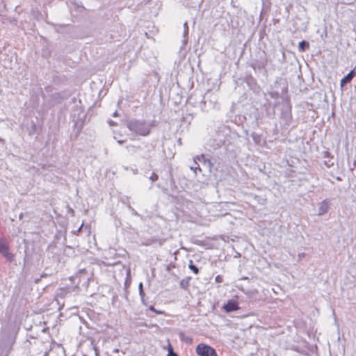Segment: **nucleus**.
<instances>
[{"label":"nucleus","mask_w":356,"mask_h":356,"mask_svg":"<svg viewBox=\"0 0 356 356\" xmlns=\"http://www.w3.org/2000/svg\"><path fill=\"white\" fill-rule=\"evenodd\" d=\"M128 129L136 135L146 136L151 131V124L145 121L131 120L127 124Z\"/></svg>","instance_id":"nucleus-1"},{"label":"nucleus","mask_w":356,"mask_h":356,"mask_svg":"<svg viewBox=\"0 0 356 356\" xmlns=\"http://www.w3.org/2000/svg\"><path fill=\"white\" fill-rule=\"evenodd\" d=\"M196 353L199 356H218L216 350L212 347L204 343L197 346Z\"/></svg>","instance_id":"nucleus-2"},{"label":"nucleus","mask_w":356,"mask_h":356,"mask_svg":"<svg viewBox=\"0 0 356 356\" xmlns=\"http://www.w3.org/2000/svg\"><path fill=\"white\" fill-rule=\"evenodd\" d=\"M0 253L9 261L13 259V254L9 252L8 243L4 238H0Z\"/></svg>","instance_id":"nucleus-3"},{"label":"nucleus","mask_w":356,"mask_h":356,"mask_svg":"<svg viewBox=\"0 0 356 356\" xmlns=\"http://www.w3.org/2000/svg\"><path fill=\"white\" fill-rule=\"evenodd\" d=\"M222 308L227 312H231L236 311L239 309L238 304L236 301L230 300L227 302V304L224 305Z\"/></svg>","instance_id":"nucleus-4"},{"label":"nucleus","mask_w":356,"mask_h":356,"mask_svg":"<svg viewBox=\"0 0 356 356\" xmlns=\"http://www.w3.org/2000/svg\"><path fill=\"white\" fill-rule=\"evenodd\" d=\"M330 209V202L327 200L322 201L318 207V216H323Z\"/></svg>","instance_id":"nucleus-5"},{"label":"nucleus","mask_w":356,"mask_h":356,"mask_svg":"<svg viewBox=\"0 0 356 356\" xmlns=\"http://www.w3.org/2000/svg\"><path fill=\"white\" fill-rule=\"evenodd\" d=\"M353 76L354 72L352 70L341 80V86H343L344 84L350 82Z\"/></svg>","instance_id":"nucleus-6"},{"label":"nucleus","mask_w":356,"mask_h":356,"mask_svg":"<svg viewBox=\"0 0 356 356\" xmlns=\"http://www.w3.org/2000/svg\"><path fill=\"white\" fill-rule=\"evenodd\" d=\"M184 39L183 42H184V44H186V42H187L188 35V31H189L187 22H184Z\"/></svg>","instance_id":"nucleus-7"},{"label":"nucleus","mask_w":356,"mask_h":356,"mask_svg":"<svg viewBox=\"0 0 356 356\" xmlns=\"http://www.w3.org/2000/svg\"><path fill=\"white\" fill-rule=\"evenodd\" d=\"M309 43L305 41H301L298 44L299 50L301 51H305L306 48H309Z\"/></svg>","instance_id":"nucleus-8"},{"label":"nucleus","mask_w":356,"mask_h":356,"mask_svg":"<svg viewBox=\"0 0 356 356\" xmlns=\"http://www.w3.org/2000/svg\"><path fill=\"white\" fill-rule=\"evenodd\" d=\"M254 199L257 200L258 204H259L261 205H265L267 202V200L266 197H259L257 195L254 196Z\"/></svg>","instance_id":"nucleus-9"},{"label":"nucleus","mask_w":356,"mask_h":356,"mask_svg":"<svg viewBox=\"0 0 356 356\" xmlns=\"http://www.w3.org/2000/svg\"><path fill=\"white\" fill-rule=\"evenodd\" d=\"M188 268L195 273L197 274L199 273L198 268L195 266L192 261H190V264L188 265Z\"/></svg>","instance_id":"nucleus-10"},{"label":"nucleus","mask_w":356,"mask_h":356,"mask_svg":"<svg viewBox=\"0 0 356 356\" xmlns=\"http://www.w3.org/2000/svg\"><path fill=\"white\" fill-rule=\"evenodd\" d=\"M138 289H139V293H140V296H141V298H143L144 296H145V293L143 291V283L140 282L138 285Z\"/></svg>","instance_id":"nucleus-11"},{"label":"nucleus","mask_w":356,"mask_h":356,"mask_svg":"<svg viewBox=\"0 0 356 356\" xmlns=\"http://www.w3.org/2000/svg\"><path fill=\"white\" fill-rule=\"evenodd\" d=\"M149 309L157 314H163V311L156 310L153 306H151L149 307Z\"/></svg>","instance_id":"nucleus-12"},{"label":"nucleus","mask_w":356,"mask_h":356,"mask_svg":"<svg viewBox=\"0 0 356 356\" xmlns=\"http://www.w3.org/2000/svg\"><path fill=\"white\" fill-rule=\"evenodd\" d=\"M167 356H178V355L177 353H174L172 348L171 347H170Z\"/></svg>","instance_id":"nucleus-13"},{"label":"nucleus","mask_w":356,"mask_h":356,"mask_svg":"<svg viewBox=\"0 0 356 356\" xmlns=\"http://www.w3.org/2000/svg\"><path fill=\"white\" fill-rule=\"evenodd\" d=\"M215 280L218 283H221L223 281L222 276L218 275L216 277Z\"/></svg>","instance_id":"nucleus-14"},{"label":"nucleus","mask_w":356,"mask_h":356,"mask_svg":"<svg viewBox=\"0 0 356 356\" xmlns=\"http://www.w3.org/2000/svg\"><path fill=\"white\" fill-rule=\"evenodd\" d=\"M159 177L155 173H152V175H151V177H149V179L152 181H155L158 179Z\"/></svg>","instance_id":"nucleus-15"},{"label":"nucleus","mask_w":356,"mask_h":356,"mask_svg":"<svg viewBox=\"0 0 356 356\" xmlns=\"http://www.w3.org/2000/svg\"><path fill=\"white\" fill-rule=\"evenodd\" d=\"M191 170H193L195 172H196L197 170L201 171V169L199 166L191 167Z\"/></svg>","instance_id":"nucleus-16"},{"label":"nucleus","mask_w":356,"mask_h":356,"mask_svg":"<svg viewBox=\"0 0 356 356\" xmlns=\"http://www.w3.org/2000/svg\"><path fill=\"white\" fill-rule=\"evenodd\" d=\"M83 225V223H82L81 225L79 227V229H77V230H76L75 234H79L81 232Z\"/></svg>","instance_id":"nucleus-17"},{"label":"nucleus","mask_w":356,"mask_h":356,"mask_svg":"<svg viewBox=\"0 0 356 356\" xmlns=\"http://www.w3.org/2000/svg\"><path fill=\"white\" fill-rule=\"evenodd\" d=\"M197 160L200 161V156H197V157L194 159L195 163H196V161H197Z\"/></svg>","instance_id":"nucleus-18"},{"label":"nucleus","mask_w":356,"mask_h":356,"mask_svg":"<svg viewBox=\"0 0 356 356\" xmlns=\"http://www.w3.org/2000/svg\"><path fill=\"white\" fill-rule=\"evenodd\" d=\"M304 254H299L298 257L301 259L303 257Z\"/></svg>","instance_id":"nucleus-19"},{"label":"nucleus","mask_w":356,"mask_h":356,"mask_svg":"<svg viewBox=\"0 0 356 356\" xmlns=\"http://www.w3.org/2000/svg\"><path fill=\"white\" fill-rule=\"evenodd\" d=\"M118 112H117V111L114 112V113H113V116H114V117L118 116Z\"/></svg>","instance_id":"nucleus-20"},{"label":"nucleus","mask_w":356,"mask_h":356,"mask_svg":"<svg viewBox=\"0 0 356 356\" xmlns=\"http://www.w3.org/2000/svg\"><path fill=\"white\" fill-rule=\"evenodd\" d=\"M333 165V163H332V164H327V163H326V165H327V167H330V166H331V165Z\"/></svg>","instance_id":"nucleus-21"},{"label":"nucleus","mask_w":356,"mask_h":356,"mask_svg":"<svg viewBox=\"0 0 356 356\" xmlns=\"http://www.w3.org/2000/svg\"><path fill=\"white\" fill-rule=\"evenodd\" d=\"M118 143H119L120 144H122V143H123V141H122V140H118Z\"/></svg>","instance_id":"nucleus-22"}]
</instances>
